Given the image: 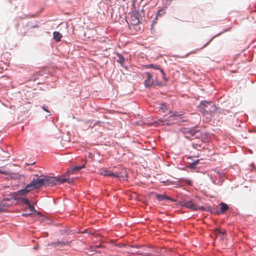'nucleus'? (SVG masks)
I'll return each instance as SVG.
<instances>
[{"label": "nucleus", "instance_id": "f257e3e1", "mask_svg": "<svg viewBox=\"0 0 256 256\" xmlns=\"http://www.w3.org/2000/svg\"><path fill=\"white\" fill-rule=\"evenodd\" d=\"M199 108L204 114L212 115L216 110L215 104L212 102L204 101L199 106Z\"/></svg>", "mask_w": 256, "mask_h": 256}, {"label": "nucleus", "instance_id": "f03ea898", "mask_svg": "<svg viewBox=\"0 0 256 256\" xmlns=\"http://www.w3.org/2000/svg\"><path fill=\"white\" fill-rule=\"evenodd\" d=\"M43 181L44 186L45 187L52 186L56 184L58 182L60 183H64L66 182H70L68 178L46 176H43Z\"/></svg>", "mask_w": 256, "mask_h": 256}, {"label": "nucleus", "instance_id": "7ed1b4c3", "mask_svg": "<svg viewBox=\"0 0 256 256\" xmlns=\"http://www.w3.org/2000/svg\"><path fill=\"white\" fill-rule=\"evenodd\" d=\"M183 133L186 138L190 140L198 138L201 136L200 132L194 128H184Z\"/></svg>", "mask_w": 256, "mask_h": 256}, {"label": "nucleus", "instance_id": "20e7f679", "mask_svg": "<svg viewBox=\"0 0 256 256\" xmlns=\"http://www.w3.org/2000/svg\"><path fill=\"white\" fill-rule=\"evenodd\" d=\"M42 186H44L43 176H42V178L38 177L36 178H33L31 182L26 186L28 190L30 192L34 189L39 188Z\"/></svg>", "mask_w": 256, "mask_h": 256}, {"label": "nucleus", "instance_id": "39448f33", "mask_svg": "<svg viewBox=\"0 0 256 256\" xmlns=\"http://www.w3.org/2000/svg\"><path fill=\"white\" fill-rule=\"evenodd\" d=\"M180 206H185L186 208L190 209L192 210H205V208L204 207L200 206L196 204H195L192 200H186L182 202H180Z\"/></svg>", "mask_w": 256, "mask_h": 256}, {"label": "nucleus", "instance_id": "423d86ee", "mask_svg": "<svg viewBox=\"0 0 256 256\" xmlns=\"http://www.w3.org/2000/svg\"><path fill=\"white\" fill-rule=\"evenodd\" d=\"M29 192L30 190H28L27 187L26 186L24 189L13 193L12 198L13 200H19L22 198L26 196Z\"/></svg>", "mask_w": 256, "mask_h": 256}, {"label": "nucleus", "instance_id": "0eeeda50", "mask_svg": "<svg viewBox=\"0 0 256 256\" xmlns=\"http://www.w3.org/2000/svg\"><path fill=\"white\" fill-rule=\"evenodd\" d=\"M1 205L5 210L6 208L10 206L14 203V200L12 196L10 198H6L0 201Z\"/></svg>", "mask_w": 256, "mask_h": 256}, {"label": "nucleus", "instance_id": "6e6552de", "mask_svg": "<svg viewBox=\"0 0 256 256\" xmlns=\"http://www.w3.org/2000/svg\"><path fill=\"white\" fill-rule=\"evenodd\" d=\"M99 174L104 176H110L116 178H120L122 176L118 173H114L106 169L101 170L99 172Z\"/></svg>", "mask_w": 256, "mask_h": 256}, {"label": "nucleus", "instance_id": "1a4fd4ad", "mask_svg": "<svg viewBox=\"0 0 256 256\" xmlns=\"http://www.w3.org/2000/svg\"><path fill=\"white\" fill-rule=\"evenodd\" d=\"M146 79L144 81V84L146 86H150L154 83V80L152 76L148 72L146 73Z\"/></svg>", "mask_w": 256, "mask_h": 256}, {"label": "nucleus", "instance_id": "9d476101", "mask_svg": "<svg viewBox=\"0 0 256 256\" xmlns=\"http://www.w3.org/2000/svg\"><path fill=\"white\" fill-rule=\"evenodd\" d=\"M155 196L157 200L159 201H162L164 200H170L172 202H176V200L171 198L167 196L166 195L156 194Z\"/></svg>", "mask_w": 256, "mask_h": 256}, {"label": "nucleus", "instance_id": "9b49d317", "mask_svg": "<svg viewBox=\"0 0 256 256\" xmlns=\"http://www.w3.org/2000/svg\"><path fill=\"white\" fill-rule=\"evenodd\" d=\"M220 210L218 212V214H224L228 208V206L224 202H220Z\"/></svg>", "mask_w": 256, "mask_h": 256}, {"label": "nucleus", "instance_id": "f8f14e48", "mask_svg": "<svg viewBox=\"0 0 256 256\" xmlns=\"http://www.w3.org/2000/svg\"><path fill=\"white\" fill-rule=\"evenodd\" d=\"M53 36L56 41L60 42L62 38V34L58 32H54Z\"/></svg>", "mask_w": 256, "mask_h": 256}, {"label": "nucleus", "instance_id": "ddd939ff", "mask_svg": "<svg viewBox=\"0 0 256 256\" xmlns=\"http://www.w3.org/2000/svg\"><path fill=\"white\" fill-rule=\"evenodd\" d=\"M131 20H132V23L134 25L138 24L140 22V20L137 18V16L136 14H134V16H132Z\"/></svg>", "mask_w": 256, "mask_h": 256}, {"label": "nucleus", "instance_id": "4468645a", "mask_svg": "<svg viewBox=\"0 0 256 256\" xmlns=\"http://www.w3.org/2000/svg\"><path fill=\"white\" fill-rule=\"evenodd\" d=\"M84 165H83L82 166H76L72 168L70 170H68V172L72 174L74 171L78 170H81L82 168H84Z\"/></svg>", "mask_w": 256, "mask_h": 256}, {"label": "nucleus", "instance_id": "2eb2a0df", "mask_svg": "<svg viewBox=\"0 0 256 256\" xmlns=\"http://www.w3.org/2000/svg\"><path fill=\"white\" fill-rule=\"evenodd\" d=\"M199 160H194L193 162H188V167L190 168H194L195 166L199 162Z\"/></svg>", "mask_w": 256, "mask_h": 256}, {"label": "nucleus", "instance_id": "dca6fc26", "mask_svg": "<svg viewBox=\"0 0 256 256\" xmlns=\"http://www.w3.org/2000/svg\"><path fill=\"white\" fill-rule=\"evenodd\" d=\"M69 244H70V242H60V241L53 243V244H54L55 246H62L64 245H68Z\"/></svg>", "mask_w": 256, "mask_h": 256}, {"label": "nucleus", "instance_id": "f3484780", "mask_svg": "<svg viewBox=\"0 0 256 256\" xmlns=\"http://www.w3.org/2000/svg\"><path fill=\"white\" fill-rule=\"evenodd\" d=\"M118 58L116 60L117 62L122 64L124 62V58L120 54H117Z\"/></svg>", "mask_w": 256, "mask_h": 256}, {"label": "nucleus", "instance_id": "a211bd4d", "mask_svg": "<svg viewBox=\"0 0 256 256\" xmlns=\"http://www.w3.org/2000/svg\"><path fill=\"white\" fill-rule=\"evenodd\" d=\"M17 201L18 202H21V203H22L24 204H28L30 202L29 200H28V199L26 198H25V196L19 200H17Z\"/></svg>", "mask_w": 256, "mask_h": 256}, {"label": "nucleus", "instance_id": "6ab92c4d", "mask_svg": "<svg viewBox=\"0 0 256 256\" xmlns=\"http://www.w3.org/2000/svg\"><path fill=\"white\" fill-rule=\"evenodd\" d=\"M156 68L160 70V72L162 73V78H163L164 80L166 81V79L165 78V73L164 72V70L162 69L158 68V67H156Z\"/></svg>", "mask_w": 256, "mask_h": 256}, {"label": "nucleus", "instance_id": "aec40b11", "mask_svg": "<svg viewBox=\"0 0 256 256\" xmlns=\"http://www.w3.org/2000/svg\"><path fill=\"white\" fill-rule=\"evenodd\" d=\"M28 206V208L30 212H33L35 210L34 206L32 205L30 202L27 204Z\"/></svg>", "mask_w": 256, "mask_h": 256}, {"label": "nucleus", "instance_id": "412c9836", "mask_svg": "<svg viewBox=\"0 0 256 256\" xmlns=\"http://www.w3.org/2000/svg\"><path fill=\"white\" fill-rule=\"evenodd\" d=\"M222 234L223 236L226 234V232L224 230L223 232H222L220 230H216V234Z\"/></svg>", "mask_w": 256, "mask_h": 256}, {"label": "nucleus", "instance_id": "4be33fe9", "mask_svg": "<svg viewBox=\"0 0 256 256\" xmlns=\"http://www.w3.org/2000/svg\"><path fill=\"white\" fill-rule=\"evenodd\" d=\"M166 106L165 104H162L160 108L163 110L166 108Z\"/></svg>", "mask_w": 256, "mask_h": 256}, {"label": "nucleus", "instance_id": "5701e85b", "mask_svg": "<svg viewBox=\"0 0 256 256\" xmlns=\"http://www.w3.org/2000/svg\"><path fill=\"white\" fill-rule=\"evenodd\" d=\"M180 116V114H178V112H176V113H174V116Z\"/></svg>", "mask_w": 256, "mask_h": 256}, {"label": "nucleus", "instance_id": "b1692460", "mask_svg": "<svg viewBox=\"0 0 256 256\" xmlns=\"http://www.w3.org/2000/svg\"><path fill=\"white\" fill-rule=\"evenodd\" d=\"M146 66L148 67V68H151V67H153V65L152 64H150V65H146Z\"/></svg>", "mask_w": 256, "mask_h": 256}, {"label": "nucleus", "instance_id": "393cba45", "mask_svg": "<svg viewBox=\"0 0 256 256\" xmlns=\"http://www.w3.org/2000/svg\"><path fill=\"white\" fill-rule=\"evenodd\" d=\"M172 0H166L167 3H170Z\"/></svg>", "mask_w": 256, "mask_h": 256}, {"label": "nucleus", "instance_id": "a878e982", "mask_svg": "<svg viewBox=\"0 0 256 256\" xmlns=\"http://www.w3.org/2000/svg\"><path fill=\"white\" fill-rule=\"evenodd\" d=\"M160 12H162V10H158V15H160Z\"/></svg>", "mask_w": 256, "mask_h": 256}, {"label": "nucleus", "instance_id": "bb28decb", "mask_svg": "<svg viewBox=\"0 0 256 256\" xmlns=\"http://www.w3.org/2000/svg\"><path fill=\"white\" fill-rule=\"evenodd\" d=\"M43 109H44L45 111H46V112H49L48 111V110H46V108H43Z\"/></svg>", "mask_w": 256, "mask_h": 256}, {"label": "nucleus", "instance_id": "cd10ccee", "mask_svg": "<svg viewBox=\"0 0 256 256\" xmlns=\"http://www.w3.org/2000/svg\"><path fill=\"white\" fill-rule=\"evenodd\" d=\"M190 158H191L190 157H188V159H190Z\"/></svg>", "mask_w": 256, "mask_h": 256}, {"label": "nucleus", "instance_id": "c85d7f7f", "mask_svg": "<svg viewBox=\"0 0 256 256\" xmlns=\"http://www.w3.org/2000/svg\"><path fill=\"white\" fill-rule=\"evenodd\" d=\"M28 214H23V216H26Z\"/></svg>", "mask_w": 256, "mask_h": 256}]
</instances>
